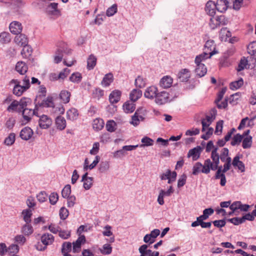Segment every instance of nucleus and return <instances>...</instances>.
<instances>
[{"label": "nucleus", "instance_id": "obj_31", "mask_svg": "<svg viewBox=\"0 0 256 256\" xmlns=\"http://www.w3.org/2000/svg\"><path fill=\"white\" fill-rule=\"evenodd\" d=\"M19 104V110H22L23 109L26 108V106L32 103V100L30 98H28L24 97L22 98L20 101H18Z\"/></svg>", "mask_w": 256, "mask_h": 256}, {"label": "nucleus", "instance_id": "obj_62", "mask_svg": "<svg viewBox=\"0 0 256 256\" xmlns=\"http://www.w3.org/2000/svg\"><path fill=\"white\" fill-rule=\"evenodd\" d=\"M83 187L86 190H90L92 186L93 178H88L87 180L82 181Z\"/></svg>", "mask_w": 256, "mask_h": 256}, {"label": "nucleus", "instance_id": "obj_13", "mask_svg": "<svg viewBox=\"0 0 256 256\" xmlns=\"http://www.w3.org/2000/svg\"><path fill=\"white\" fill-rule=\"evenodd\" d=\"M172 82L173 80L170 76H164L160 79L159 85L162 88H168L172 86Z\"/></svg>", "mask_w": 256, "mask_h": 256}, {"label": "nucleus", "instance_id": "obj_34", "mask_svg": "<svg viewBox=\"0 0 256 256\" xmlns=\"http://www.w3.org/2000/svg\"><path fill=\"white\" fill-rule=\"evenodd\" d=\"M32 52V48L27 44L23 46V48L21 51V54L24 58H28L31 56Z\"/></svg>", "mask_w": 256, "mask_h": 256}, {"label": "nucleus", "instance_id": "obj_54", "mask_svg": "<svg viewBox=\"0 0 256 256\" xmlns=\"http://www.w3.org/2000/svg\"><path fill=\"white\" fill-rule=\"evenodd\" d=\"M248 60L244 58L243 57L240 60V63L238 64V66L236 68L238 72H240L244 69L246 67V66L248 64Z\"/></svg>", "mask_w": 256, "mask_h": 256}, {"label": "nucleus", "instance_id": "obj_27", "mask_svg": "<svg viewBox=\"0 0 256 256\" xmlns=\"http://www.w3.org/2000/svg\"><path fill=\"white\" fill-rule=\"evenodd\" d=\"M22 214L23 216V218L26 223L27 224H30L32 215V210L30 208L24 210Z\"/></svg>", "mask_w": 256, "mask_h": 256}, {"label": "nucleus", "instance_id": "obj_55", "mask_svg": "<svg viewBox=\"0 0 256 256\" xmlns=\"http://www.w3.org/2000/svg\"><path fill=\"white\" fill-rule=\"evenodd\" d=\"M104 94V91L98 88H96L92 92V96L94 98L100 99Z\"/></svg>", "mask_w": 256, "mask_h": 256}, {"label": "nucleus", "instance_id": "obj_41", "mask_svg": "<svg viewBox=\"0 0 256 256\" xmlns=\"http://www.w3.org/2000/svg\"><path fill=\"white\" fill-rule=\"evenodd\" d=\"M99 250L102 254H110L112 252V247L110 244H106L103 245L102 248H100Z\"/></svg>", "mask_w": 256, "mask_h": 256}, {"label": "nucleus", "instance_id": "obj_29", "mask_svg": "<svg viewBox=\"0 0 256 256\" xmlns=\"http://www.w3.org/2000/svg\"><path fill=\"white\" fill-rule=\"evenodd\" d=\"M70 92L66 90H62L59 95L60 99L64 104H67L70 102Z\"/></svg>", "mask_w": 256, "mask_h": 256}, {"label": "nucleus", "instance_id": "obj_21", "mask_svg": "<svg viewBox=\"0 0 256 256\" xmlns=\"http://www.w3.org/2000/svg\"><path fill=\"white\" fill-rule=\"evenodd\" d=\"M15 70L20 74L23 75L27 72L28 67L24 62L22 61H19L16 65Z\"/></svg>", "mask_w": 256, "mask_h": 256}, {"label": "nucleus", "instance_id": "obj_63", "mask_svg": "<svg viewBox=\"0 0 256 256\" xmlns=\"http://www.w3.org/2000/svg\"><path fill=\"white\" fill-rule=\"evenodd\" d=\"M16 120L14 117L10 118L6 122V126L8 130H12L14 126Z\"/></svg>", "mask_w": 256, "mask_h": 256}, {"label": "nucleus", "instance_id": "obj_42", "mask_svg": "<svg viewBox=\"0 0 256 256\" xmlns=\"http://www.w3.org/2000/svg\"><path fill=\"white\" fill-rule=\"evenodd\" d=\"M15 140L16 134L12 132L5 138L4 144L8 146H10L14 142Z\"/></svg>", "mask_w": 256, "mask_h": 256}, {"label": "nucleus", "instance_id": "obj_39", "mask_svg": "<svg viewBox=\"0 0 256 256\" xmlns=\"http://www.w3.org/2000/svg\"><path fill=\"white\" fill-rule=\"evenodd\" d=\"M33 232V228L30 224H27L26 223L22 228V232L25 236H29L32 234Z\"/></svg>", "mask_w": 256, "mask_h": 256}, {"label": "nucleus", "instance_id": "obj_24", "mask_svg": "<svg viewBox=\"0 0 256 256\" xmlns=\"http://www.w3.org/2000/svg\"><path fill=\"white\" fill-rule=\"evenodd\" d=\"M56 124L58 130H64L66 127V120L64 117L58 116L56 118Z\"/></svg>", "mask_w": 256, "mask_h": 256}, {"label": "nucleus", "instance_id": "obj_51", "mask_svg": "<svg viewBox=\"0 0 256 256\" xmlns=\"http://www.w3.org/2000/svg\"><path fill=\"white\" fill-rule=\"evenodd\" d=\"M71 193V186L70 184H66L62 191V195L64 198L70 196Z\"/></svg>", "mask_w": 256, "mask_h": 256}, {"label": "nucleus", "instance_id": "obj_18", "mask_svg": "<svg viewBox=\"0 0 256 256\" xmlns=\"http://www.w3.org/2000/svg\"><path fill=\"white\" fill-rule=\"evenodd\" d=\"M121 94L122 92L120 90H113L109 96L110 102L112 104L118 102L120 100Z\"/></svg>", "mask_w": 256, "mask_h": 256}, {"label": "nucleus", "instance_id": "obj_37", "mask_svg": "<svg viewBox=\"0 0 256 256\" xmlns=\"http://www.w3.org/2000/svg\"><path fill=\"white\" fill-rule=\"evenodd\" d=\"M72 243L70 242H64L62 246L61 252L62 254H69L72 250Z\"/></svg>", "mask_w": 256, "mask_h": 256}, {"label": "nucleus", "instance_id": "obj_10", "mask_svg": "<svg viewBox=\"0 0 256 256\" xmlns=\"http://www.w3.org/2000/svg\"><path fill=\"white\" fill-rule=\"evenodd\" d=\"M86 242V238L84 236H80L76 240V241L73 242L72 243V252L74 253L78 252L81 249V246L82 244H84Z\"/></svg>", "mask_w": 256, "mask_h": 256}, {"label": "nucleus", "instance_id": "obj_6", "mask_svg": "<svg viewBox=\"0 0 256 256\" xmlns=\"http://www.w3.org/2000/svg\"><path fill=\"white\" fill-rule=\"evenodd\" d=\"M160 234V230L158 229L152 230L150 234H146L144 238V241L146 243L152 244L155 242L156 238Z\"/></svg>", "mask_w": 256, "mask_h": 256}, {"label": "nucleus", "instance_id": "obj_32", "mask_svg": "<svg viewBox=\"0 0 256 256\" xmlns=\"http://www.w3.org/2000/svg\"><path fill=\"white\" fill-rule=\"evenodd\" d=\"M135 108L136 104L133 102H126L123 104V109L126 113H132L134 110Z\"/></svg>", "mask_w": 256, "mask_h": 256}, {"label": "nucleus", "instance_id": "obj_26", "mask_svg": "<svg viewBox=\"0 0 256 256\" xmlns=\"http://www.w3.org/2000/svg\"><path fill=\"white\" fill-rule=\"evenodd\" d=\"M113 74L110 72L106 74L104 76L101 82V84L104 86L106 87L110 85V84L113 82Z\"/></svg>", "mask_w": 256, "mask_h": 256}, {"label": "nucleus", "instance_id": "obj_36", "mask_svg": "<svg viewBox=\"0 0 256 256\" xmlns=\"http://www.w3.org/2000/svg\"><path fill=\"white\" fill-rule=\"evenodd\" d=\"M96 62V58L92 54H91L87 60V68L88 70H92L95 66Z\"/></svg>", "mask_w": 256, "mask_h": 256}, {"label": "nucleus", "instance_id": "obj_20", "mask_svg": "<svg viewBox=\"0 0 256 256\" xmlns=\"http://www.w3.org/2000/svg\"><path fill=\"white\" fill-rule=\"evenodd\" d=\"M196 64L195 69L196 75L199 78L204 76L207 72V68L204 64Z\"/></svg>", "mask_w": 256, "mask_h": 256}, {"label": "nucleus", "instance_id": "obj_35", "mask_svg": "<svg viewBox=\"0 0 256 256\" xmlns=\"http://www.w3.org/2000/svg\"><path fill=\"white\" fill-rule=\"evenodd\" d=\"M243 84V79L240 78L238 80L231 82L230 84V88L232 90H236L240 88Z\"/></svg>", "mask_w": 256, "mask_h": 256}, {"label": "nucleus", "instance_id": "obj_2", "mask_svg": "<svg viewBox=\"0 0 256 256\" xmlns=\"http://www.w3.org/2000/svg\"><path fill=\"white\" fill-rule=\"evenodd\" d=\"M10 84H14V86L13 88V94L18 96H20L22 94L26 92L27 89L24 86L20 85V82L18 80L12 79L10 82Z\"/></svg>", "mask_w": 256, "mask_h": 256}, {"label": "nucleus", "instance_id": "obj_60", "mask_svg": "<svg viewBox=\"0 0 256 256\" xmlns=\"http://www.w3.org/2000/svg\"><path fill=\"white\" fill-rule=\"evenodd\" d=\"M117 12V5L114 4L112 6L108 8L106 12V14L108 16H114Z\"/></svg>", "mask_w": 256, "mask_h": 256}, {"label": "nucleus", "instance_id": "obj_48", "mask_svg": "<svg viewBox=\"0 0 256 256\" xmlns=\"http://www.w3.org/2000/svg\"><path fill=\"white\" fill-rule=\"evenodd\" d=\"M43 103V108H52L54 105L53 98L52 96H48L45 100H42Z\"/></svg>", "mask_w": 256, "mask_h": 256}, {"label": "nucleus", "instance_id": "obj_53", "mask_svg": "<svg viewBox=\"0 0 256 256\" xmlns=\"http://www.w3.org/2000/svg\"><path fill=\"white\" fill-rule=\"evenodd\" d=\"M109 167V162L108 161L102 162L100 164L98 170L100 172L103 173L108 170Z\"/></svg>", "mask_w": 256, "mask_h": 256}, {"label": "nucleus", "instance_id": "obj_38", "mask_svg": "<svg viewBox=\"0 0 256 256\" xmlns=\"http://www.w3.org/2000/svg\"><path fill=\"white\" fill-rule=\"evenodd\" d=\"M19 104L18 101L16 100H12L10 105L7 108V111L8 112H18V110H19V108H18Z\"/></svg>", "mask_w": 256, "mask_h": 256}, {"label": "nucleus", "instance_id": "obj_8", "mask_svg": "<svg viewBox=\"0 0 256 256\" xmlns=\"http://www.w3.org/2000/svg\"><path fill=\"white\" fill-rule=\"evenodd\" d=\"M204 9L206 13L212 17H214L217 10L216 3L212 0H209L206 3Z\"/></svg>", "mask_w": 256, "mask_h": 256}, {"label": "nucleus", "instance_id": "obj_45", "mask_svg": "<svg viewBox=\"0 0 256 256\" xmlns=\"http://www.w3.org/2000/svg\"><path fill=\"white\" fill-rule=\"evenodd\" d=\"M82 79V76L80 73V72H74L73 73L71 76L70 77V81L78 84L80 82Z\"/></svg>", "mask_w": 256, "mask_h": 256}, {"label": "nucleus", "instance_id": "obj_7", "mask_svg": "<svg viewBox=\"0 0 256 256\" xmlns=\"http://www.w3.org/2000/svg\"><path fill=\"white\" fill-rule=\"evenodd\" d=\"M40 117L38 124L40 128L43 129H46L50 127L52 124V119L48 116L42 114Z\"/></svg>", "mask_w": 256, "mask_h": 256}, {"label": "nucleus", "instance_id": "obj_57", "mask_svg": "<svg viewBox=\"0 0 256 256\" xmlns=\"http://www.w3.org/2000/svg\"><path fill=\"white\" fill-rule=\"evenodd\" d=\"M142 142L143 143V144H141L140 146V147H144L145 146H152L153 144V140L148 137V136H144V137L141 140Z\"/></svg>", "mask_w": 256, "mask_h": 256}, {"label": "nucleus", "instance_id": "obj_9", "mask_svg": "<svg viewBox=\"0 0 256 256\" xmlns=\"http://www.w3.org/2000/svg\"><path fill=\"white\" fill-rule=\"evenodd\" d=\"M216 50H212V52L206 51L202 52V54L197 56L196 57L194 62L196 64L202 63L201 62L208 58H210L212 56L216 54Z\"/></svg>", "mask_w": 256, "mask_h": 256}, {"label": "nucleus", "instance_id": "obj_17", "mask_svg": "<svg viewBox=\"0 0 256 256\" xmlns=\"http://www.w3.org/2000/svg\"><path fill=\"white\" fill-rule=\"evenodd\" d=\"M15 42L20 46H25L28 44V39L24 34H17L14 40Z\"/></svg>", "mask_w": 256, "mask_h": 256}, {"label": "nucleus", "instance_id": "obj_56", "mask_svg": "<svg viewBox=\"0 0 256 256\" xmlns=\"http://www.w3.org/2000/svg\"><path fill=\"white\" fill-rule=\"evenodd\" d=\"M224 121L222 120H218L216 124L214 133L217 135H220L222 131Z\"/></svg>", "mask_w": 256, "mask_h": 256}, {"label": "nucleus", "instance_id": "obj_44", "mask_svg": "<svg viewBox=\"0 0 256 256\" xmlns=\"http://www.w3.org/2000/svg\"><path fill=\"white\" fill-rule=\"evenodd\" d=\"M214 212V210L212 208H206L203 211V214L198 218L200 220H206L208 218L209 216L212 215Z\"/></svg>", "mask_w": 256, "mask_h": 256}, {"label": "nucleus", "instance_id": "obj_14", "mask_svg": "<svg viewBox=\"0 0 256 256\" xmlns=\"http://www.w3.org/2000/svg\"><path fill=\"white\" fill-rule=\"evenodd\" d=\"M190 77V71L187 68L182 69L178 74V78L180 82H186Z\"/></svg>", "mask_w": 256, "mask_h": 256}, {"label": "nucleus", "instance_id": "obj_12", "mask_svg": "<svg viewBox=\"0 0 256 256\" xmlns=\"http://www.w3.org/2000/svg\"><path fill=\"white\" fill-rule=\"evenodd\" d=\"M201 151L202 148L200 146H197L188 151V157L190 158L192 156L194 161L196 160L200 156Z\"/></svg>", "mask_w": 256, "mask_h": 256}, {"label": "nucleus", "instance_id": "obj_46", "mask_svg": "<svg viewBox=\"0 0 256 256\" xmlns=\"http://www.w3.org/2000/svg\"><path fill=\"white\" fill-rule=\"evenodd\" d=\"M204 48L205 50L207 49L206 51L208 52L216 50V45L214 44V41L212 40H207L204 44Z\"/></svg>", "mask_w": 256, "mask_h": 256}, {"label": "nucleus", "instance_id": "obj_22", "mask_svg": "<svg viewBox=\"0 0 256 256\" xmlns=\"http://www.w3.org/2000/svg\"><path fill=\"white\" fill-rule=\"evenodd\" d=\"M228 2L227 0H217L216 4L217 10L220 12H225L228 6Z\"/></svg>", "mask_w": 256, "mask_h": 256}, {"label": "nucleus", "instance_id": "obj_23", "mask_svg": "<svg viewBox=\"0 0 256 256\" xmlns=\"http://www.w3.org/2000/svg\"><path fill=\"white\" fill-rule=\"evenodd\" d=\"M148 246L147 244H143L139 248L138 251L142 252V250H144V253L146 256H158L159 252H152L151 250L148 249Z\"/></svg>", "mask_w": 256, "mask_h": 256}, {"label": "nucleus", "instance_id": "obj_64", "mask_svg": "<svg viewBox=\"0 0 256 256\" xmlns=\"http://www.w3.org/2000/svg\"><path fill=\"white\" fill-rule=\"evenodd\" d=\"M245 220L252 221L254 219V216H256V204L255 206V209L252 210V214L248 213L244 216Z\"/></svg>", "mask_w": 256, "mask_h": 256}, {"label": "nucleus", "instance_id": "obj_11", "mask_svg": "<svg viewBox=\"0 0 256 256\" xmlns=\"http://www.w3.org/2000/svg\"><path fill=\"white\" fill-rule=\"evenodd\" d=\"M9 28L12 34L16 35L20 34L22 30V24L16 21L12 22L10 24Z\"/></svg>", "mask_w": 256, "mask_h": 256}, {"label": "nucleus", "instance_id": "obj_61", "mask_svg": "<svg viewBox=\"0 0 256 256\" xmlns=\"http://www.w3.org/2000/svg\"><path fill=\"white\" fill-rule=\"evenodd\" d=\"M53 108V112L56 114H64L65 110L62 105H59L58 106H55L54 105L52 107Z\"/></svg>", "mask_w": 256, "mask_h": 256}, {"label": "nucleus", "instance_id": "obj_15", "mask_svg": "<svg viewBox=\"0 0 256 256\" xmlns=\"http://www.w3.org/2000/svg\"><path fill=\"white\" fill-rule=\"evenodd\" d=\"M33 134V131L30 127H25L22 128L20 134L22 139L26 140H30Z\"/></svg>", "mask_w": 256, "mask_h": 256}, {"label": "nucleus", "instance_id": "obj_49", "mask_svg": "<svg viewBox=\"0 0 256 256\" xmlns=\"http://www.w3.org/2000/svg\"><path fill=\"white\" fill-rule=\"evenodd\" d=\"M134 84L136 87L142 88L146 86V82L143 78L140 76H138L135 80Z\"/></svg>", "mask_w": 256, "mask_h": 256}, {"label": "nucleus", "instance_id": "obj_58", "mask_svg": "<svg viewBox=\"0 0 256 256\" xmlns=\"http://www.w3.org/2000/svg\"><path fill=\"white\" fill-rule=\"evenodd\" d=\"M68 210L64 207H62L60 210L59 215L60 218L64 220L68 216Z\"/></svg>", "mask_w": 256, "mask_h": 256}, {"label": "nucleus", "instance_id": "obj_16", "mask_svg": "<svg viewBox=\"0 0 256 256\" xmlns=\"http://www.w3.org/2000/svg\"><path fill=\"white\" fill-rule=\"evenodd\" d=\"M158 94V88L155 86L148 87L144 93V96L148 98L153 99L155 98Z\"/></svg>", "mask_w": 256, "mask_h": 256}, {"label": "nucleus", "instance_id": "obj_4", "mask_svg": "<svg viewBox=\"0 0 256 256\" xmlns=\"http://www.w3.org/2000/svg\"><path fill=\"white\" fill-rule=\"evenodd\" d=\"M169 98V94L166 91H162L158 92L155 97V102L158 105H162L170 102Z\"/></svg>", "mask_w": 256, "mask_h": 256}, {"label": "nucleus", "instance_id": "obj_30", "mask_svg": "<svg viewBox=\"0 0 256 256\" xmlns=\"http://www.w3.org/2000/svg\"><path fill=\"white\" fill-rule=\"evenodd\" d=\"M78 110L75 108H72L66 112V117L68 120H74L78 116Z\"/></svg>", "mask_w": 256, "mask_h": 256}, {"label": "nucleus", "instance_id": "obj_1", "mask_svg": "<svg viewBox=\"0 0 256 256\" xmlns=\"http://www.w3.org/2000/svg\"><path fill=\"white\" fill-rule=\"evenodd\" d=\"M146 110L144 108H140L136 110L134 114L132 117L130 124L134 126H137L139 124L140 121L144 120V113Z\"/></svg>", "mask_w": 256, "mask_h": 256}, {"label": "nucleus", "instance_id": "obj_19", "mask_svg": "<svg viewBox=\"0 0 256 256\" xmlns=\"http://www.w3.org/2000/svg\"><path fill=\"white\" fill-rule=\"evenodd\" d=\"M40 240L43 244L47 246L53 243L54 238L52 234L46 233L41 236Z\"/></svg>", "mask_w": 256, "mask_h": 256}, {"label": "nucleus", "instance_id": "obj_5", "mask_svg": "<svg viewBox=\"0 0 256 256\" xmlns=\"http://www.w3.org/2000/svg\"><path fill=\"white\" fill-rule=\"evenodd\" d=\"M58 3H50L46 8V12L48 14L57 17L60 16V11L58 9Z\"/></svg>", "mask_w": 256, "mask_h": 256}, {"label": "nucleus", "instance_id": "obj_52", "mask_svg": "<svg viewBox=\"0 0 256 256\" xmlns=\"http://www.w3.org/2000/svg\"><path fill=\"white\" fill-rule=\"evenodd\" d=\"M116 122L113 120H110L106 124V130L110 132H114L116 130Z\"/></svg>", "mask_w": 256, "mask_h": 256}, {"label": "nucleus", "instance_id": "obj_25", "mask_svg": "<svg viewBox=\"0 0 256 256\" xmlns=\"http://www.w3.org/2000/svg\"><path fill=\"white\" fill-rule=\"evenodd\" d=\"M142 96V91L138 89H134L130 92V98L133 102H136Z\"/></svg>", "mask_w": 256, "mask_h": 256}, {"label": "nucleus", "instance_id": "obj_43", "mask_svg": "<svg viewBox=\"0 0 256 256\" xmlns=\"http://www.w3.org/2000/svg\"><path fill=\"white\" fill-rule=\"evenodd\" d=\"M10 35L8 32H2L0 34V42L2 44L8 43L10 41Z\"/></svg>", "mask_w": 256, "mask_h": 256}, {"label": "nucleus", "instance_id": "obj_50", "mask_svg": "<svg viewBox=\"0 0 256 256\" xmlns=\"http://www.w3.org/2000/svg\"><path fill=\"white\" fill-rule=\"evenodd\" d=\"M202 164L200 162H197L194 166L192 168V174L198 175L202 170Z\"/></svg>", "mask_w": 256, "mask_h": 256}, {"label": "nucleus", "instance_id": "obj_40", "mask_svg": "<svg viewBox=\"0 0 256 256\" xmlns=\"http://www.w3.org/2000/svg\"><path fill=\"white\" fill-rule=\"evenodd\" d=\"M212 166V162L210 158H208L204 160V164L202 166V172L208 174L210 173V166Z\"/></svg>", "mask_w": 256, "mask_h": 256}, {"label": "nucleus", "instance_id": "obj_3", "mask_svg": "<svg viewBox=\"0 0 256 256\" xmlns=\"http://www.w3.org/2000/svg\"><path fill=\"white\" fill-rule=\"evenodd\" d=\"M22 113V117L24 121H26L25 124L28 122L32 118V117L33 116H39L38 115V112L36 111V110H32V108H24L22 110H18V113Z\"/></svg>", "mask_w": 256, "mask_h": 256}, {"label": "nucleus", "instance_id": "obj_28", "mask_svg": "<svg viewBox=\"0 0 256 256\" xmlns=\"http://www.w3.org/2000/svg\"><path fill=\"white\" fill-rule=\"evenodd\" d=\"M104 122L102 119L97 118L94 120L92 123L93 128L96 130H101L104 126Z\"/></svg>", "mask_w": 256, "mask_h": 256}, {"label": "nucleus", "instance_id": "obj_47", "mask_svg": "<svg viewBox=\"0 0 256 256\" xmlns=\"http://www.w3.org/2000/svg\"><path fill=\"white\" fill-rule=\"evenodd\" d=\"M242 136H241L240 134H237L234 136L232 140L230 142V144L232 146L239 145L242 140Z\"/></svg>", "mask_w": 256, "mask_h": 256}, {"label": "nucleus", "instance_id": "obj_33", "mask_svg": "<svg viewBox=\"0 0 256 256\" xmlns=\"http://www.w3.org/2000/svg\"><path fill=\"white\" fill-rule=\"evenodd\" d=\"M242 147L244 149L250 148L252 147V136L244 138L242 141Z\"/></svg>", "mask_w": 256, "mask_h": 256}, {"label": "nucleus", "instance_id": "obj_59", "mask_svg": "<svg viewBox=\"0 0 256 256\" xmlns=\"http://www.w3.org/2000/svg\"><path fill=\"white\" fill-rule=\"evenodd\" d=\"M209 26L212 30H214L220 26L219 23L218 22V20H216L214 17H212L210 18Z\"/></svg>", "mask_w": 256, "mask_h": 256}]
</instances>
